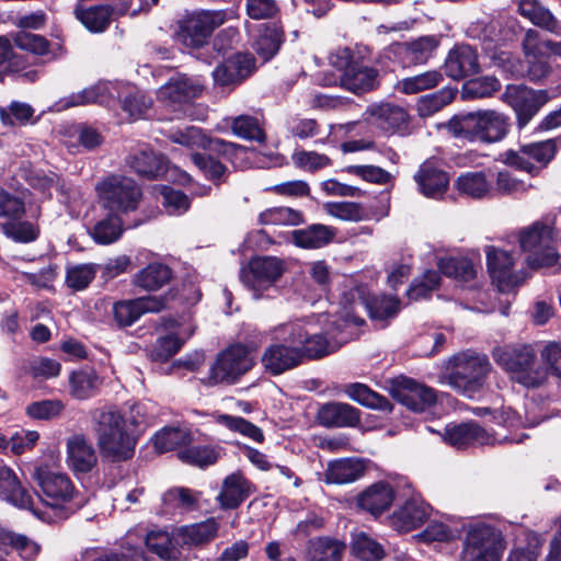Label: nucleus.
<instances>
[{
	"instance_id": "nucleus-1",
	"label": "nucleus",
	"mask_w": 561,
	"mask_h": 561,
	"mask_svg": "<svg viewBox=\"0 0 561 561\" xmlns=\"http://www.w3.org/2000/svg\"><path fill=\"white\" fill-rule=\"evenodd\" d=\"M329 62L342 72L340 85L356 95L380 85L379 70L371 64V50L365 45L339 47L330 55Z\"/></svg>"
},
{
	"instance_id": "nucleus-2",
	"label": "nucleus",
	"mask_w": 561,
	"mask_h": 561,
	"mask_svg": "<svg viewBox=\"0 0 561 561\" xmlns=\"http://www.w3.org/2000/svg\"><path fill=\"white\" fill-rule=\"evenodd\" d=\"M32 477L42 492L45 506V510H37L50 515L51 520L47 522L48 524L64 520L83 506V499L67 474L54 472L46 467H37Z\"/></svg>"
},
{
	"instance_id": "nucleus-3",
	"label": "nucleus",
	"mask_w": 561,
	"mask_h": 561,
	"mask_svg": "<svg viewBox=\"0 0 561 561\" xmlns=\"http://www.w3.org/2000/svg\"><path fill=\"white\" fill-rule=\"evenodd\" d=\"M510 127V117L496 110L458 114L446 123L448 133L454 137L484 145L502 141L507 136Z\"/></svg>"
},
{
	"instance_id": "nucleus-4",
	"label": "nucleus",
	"mask_w": 561,
	"mask_h": 561,
	"mask_svg": "<svg viewBox=\"0 0 561 561\" xmlns=\"http://www.w3.org/2000/svg\"><path fill=\"white\" fill-rule=\"evenodd\" d=\"M495 363L507 373L512 382L526 389H538L548 380V368L542 365L530 345H505L494 348Z\"/></svg>"
},
{
	"instance_id": "nucleus-5",
	"label": "nucleus",
	"mask_w": 561,
	"mask_h": 561,
	"mask_svg": "<svg viewBox=\"0 0 561 561\" xmlns=\"http://www.w3.org/2000/svg\"><path fill=\"white\" fill-rule=\"evenodd\" d=\"M491 369L486 355L466 350L448 359L442 379L459 393L471 398L484 387Z\"/></svg>"
},
{
	"instance_id": "nucleus-6",
	"label": "nucleus",
	"mask_w": 561,
	"mask_h": 561,
	"mask_svg": "<svg viewBox=\"0 0 561 561\" xmlns=\"http://www.w3.org/2000/svg\"><path fill=\"white\" fill-rule=\"evenodd\" d=\"M268 334L273 343L261 357L266 371L277 376L301 364L302 351L297 346V342L302 339V325L299 322L280 323L272 328Z\"/></svg>"
},
{
	"instance_id": "nucleus-7",
	"label": "nucleus",
	"mask_w": 561,
	"mask_h": 561,
	"mask_svg": "<svg viewBox=\"0 0 561 561\" xmlns=\"http://www.w3.org/2000/svg\"><path fill=\"white\" fill-rule=\"evenodd\" d=\"M94 431L102 455L112 461H125L135 453L136 438L124 416L116 410L101 411Z\"/></svg>"
},
{
	"instance_id": "nucleus-8",
	"label": "nucleus",
	"mask_w": 561,
	"mask_h": 561,
	"mask_svg": "<svg viewBox=\"0 0 561 561\" xmlns=\"http://www.w3.org/2000/svg\"><path fill=\"white\" fill-rule=\"evenodd\" d=\"M95 191L100 205L112 213L134 211L141 199L140 186L131 178L122 174H111L100 181Z\"/></svg>"
},
{
	"instance_id": "nucleus-9",
	"label": "nucleus",
	"mask_w": 561,
	"mask_h": 561,
	"mask_svg": "<svg viewBox=\"0 0 561 561\" xmlns=\"http://www.w3.org/2000/svg\"><path fill=\"white\" fill-rule=\"evenodd\" d=\"M518 241L522 250L527 253L529 267L543 268L560 264V254L549 226L535 222L519 231Z\"/></svg>"
},
{
	"instance_id": "nucleus-10",
	"label": "nucleus",
	"mask_w": 561,
	"mask_h": 561,
	"mask_svg": "<svg viewBox=\"0 0 561 561\" xmlns=\"http://www.w3.org/2000/svg\"><path fill=\"white\" fill-rule=\"evenodd\" d=\"M505 549L502 533L488 524L470 526L462 543L460 561H501Z\"/></svg>"
},
{
	"instance_id": "nucleus-11",
	"label": "nucleus",
	"mask_w": 561,
	"mask_h": 561,
	"mask_svg": "<svg viewBox=\"0 0 561 561\" xmlns=\"http://www.w3.org/2000/svg\"><path fill=\"white\" fill-rule=\"evenodd\" d=\"M227 20L224 10H202L188 13L178 21V42L190 48L208 44L214 31Z\"/></svg>"
},
{
	"instance_id": "nucleus-12",
	"label": "nucleus",
	"mask_w": 561,
	"mask_h": 561,
	"mask_svg": "<svg viewBox=\"0 0 561 561\" xmlns=\"http://www.w3.org/2000/svg\"><path fill=\"white\" fill-rule=\"evenodd\" d=\"M285 270L284 261L276 256H255L241 267L240 280L254 299H260L280 279Z\"/></svg>"
},
{
	"instance_id": "nucleus-13",
	"label": "nucleus",
	"mask_w": 561,
	"mask_h": 561,
	"mask_svg": "<svg viewBox=\"0 0 561 561\" xmlns=\"http://www.w3.org/2000/svg\"><path fill=\"white\" fill-rule=\"evenodd\" d=\"M254 365L249 350L242 344H234L222 351L210 366L206 383H234L240 376L249 371Z\"/></svg>"
},
{
	"instance_id": "nucleus-14",
	"label": "nucleus",
	"mask_w": 561,
	"mask_h": 561,
	"mask_svg": "<svg viewBox=\"0 0 561 561\" xmlns=\"http://www.w3.org/2000/svg\"><path fill=\"white\" fill-rule=\"evenodd\" d=\"M549 100L546 90L523 84H508L502 94V101L515 112L518 128H524Z\"/></svg>"
},
{
	"instance_id": "nucleus-15",
	"label": "nucleus",
	"mask_w": 561,
	"mask_h": 561,
	"mask_svg": "<svg viewBox=\"0 0 561 561\" xmlns=\"http://www.w3.org/2000/svg\"><path fill=\"white\" fill-rule=\"evenodd\" d=\"M484 251L490 276L500 291L508 293L523 284L526 274L514 270V257L508 251L493 245H486Z\"/></svg>"
},
{
	"instance_id": "nucleus-16",
	"label": "nucleus",
	"mask_w": 561,
	"mask_h": 561,
	"mask_svg": "<svg viewBox=\"0 0 561 561\" xmlns=\"http://www.w3.org/2000/svg\"><path fill=\"white\" fill-rule=\"evenodd\" d=\"M202 92L203 84L197 79L178 73L157 90V99L163 105L175 110L191 103Z\"/></svg>"
},
{
	"instance_id": "nucleus-17",
	"label": "nucleus",
	"mask_w": 561,
	"mask_h": 561,
	"mask_svg": "<svg viewBox=\"0 0 561 561\" xmlns=\"http://www.w3.org/2000/svg\"><path fill=\"white\" fill-rule=\"evenodd\" d=\"M0 497L10 504L31 511L38 519L50 522L48 513H42L34 506L31 494L23 488L14 470L0 465Z\"/></svg>"
},
{
	"instance_id": "nucleus-18",
	"label": "nucleus",
	"mask_w": 561,
	"mask_h": 561,
	"mask_svg": "<svg viewBox=\"0 0 561 561\" xmlns=\"http://www.w3.org/2000/svg\"><path fill=\"white\" fill-rule=\"evenodd\" d=\"M348 296L354 310L358 307L364 308L375 321L385 322L392 319L400 310V300L397 297L386 295L370 297L362 286L351 289L345 298Z\"/></svg>"
},
{
	"instance_id": "nucleus-19",
	"label": "nucleus",
	"mask_w": 561,
	"mask_h": 561,
	"mask_svg": "<svg viewBox=\"0 0 561 561\" xmlns=\"http://www.w3.org/2000/svg\"><path fill=\"white\" fill-rule=\"evenodd\" d=\"M554 153L556 142L549 139L524 145L518 151H506L504 153V162L507 165L531 173L536 169L534 161L546 164L553 158Z\"/></svg>"
},
{
	"instance_id": "nucleus-20",
	"label": "nucleus",
	"mask_w": 561,
	"mask_h": 561,
	"mask_svg": "<svg viewBox=\"0 0 561 561\" xmlns=\"http://www.w3.org/2000/svg\"><path fill=\"white\" fill-rule=\"evenodd\" d=\"M165 300L161 297L147 296L129 300H121L113 305V317L117 325L130 327L141 316L163 310Z\"/></svg>"
},
{
	"instance_id": "nucleus-21",
	"label": "nucleus",
	"mask_w": 561,
	"mask_h": 561,
	"mask_svg": "<svg viewBox=\"0 0 561 561\" xmlns=\"http://www.w3.org/2000/svg\"><path fill=\"white\" fill-rule=\"evenodd\" d=\"M392 393L398 402L414 412H424L436 402V393L432 388L410 378H403Z\"/></svg>"
},
{
	"instance_id": "nucleus-22",
	"label": "nucleus",
	"mask_w": 561,
	"mask_h": 561,
	"mask_svg": "<svg viewBox=\"0 0 561 561\" xmlns=\"http://www.w3.org/2000/svg\"><path fill=\"white\" fill-rule=\"evenodd\" d=\"M447 77L461 80L480 71L478 51L469 45H457L449 53L444 64Z\"/></svg>"
},
{
	"instance_id": "nucleus-23",
	"label": "nucleus",
	"mask_w": 561,
	"mask_h": 561,
	"mask_svg": "<svg viewBox=\"0 0 561 561\" xmlns=\"http://www.w3.org/2000/svg\"><path fill=\"white\" fill-rule=\"evenodd\" d=\"M443 439L458 449L470 445H489L493 443L492 436L474 422L448 425L443 434Z\"/></svg>"
},
{
	"instance_id": "nucleus-24",
	"label": "nucleus",
	"mask_w": 561,
	"mask_h": 561,
	"mask_svg": "<svg viewBox=\"0 0 561 561\" xmlns=\"http://www.w3.org/2000/svg\"><path fill=\"white\" fill-rule=\"evenodd\" d=\"M253 68L254 59L251 55L237 54L217 66L213 77L219 85L239 84L251 75Z\"/></svg>"
},
{
	"instance_id": "nucleus-25",
	"label": "nucleus",
	"mask_w": 561,
	"mask_h": 561,
	"mask_svg": "<svg viewBox=\"0 0 561 561\" xmlns=\"http://www.w3.org/2000/svg\"><path fill=\"white\" fill-rule=\"evenodd\" d=\"M67 463L76 473H88L96 466L95 449L83 435L68 438Z\"/></svg>"
},
{
	"instance_id": "nucleus-26",
	"label": "nucleus",
	"mask_w": 561,
	"mask_h": 561,
	"mask_svg": "<svg viewBox=\"0 0 561 561\" xmlns=\"http://www.w3.org/2000/svg\"><path fill=\"white\" fill-rule=\"evenodd\" d=\"M317 419L324 427H355L360 422V412L348 403L329 402L319 409Z\"/></svg>"
},
{
	"instance_id": "nucleus-27",
	"label": "nucleus",
	"mask_w": 561,
	"mask_h": 561,
	"mask_svg": "<svg viewBox=\"0 0 561 561\" xmlns=\"http://www.w3.org/2000/svg\"><path fill=\"white\" fill-rule=\"evenodd\" d=\"M394 500V490L391 484L379 481L366 488L357 496V505L359 508L379 516L388 511Z\"/></svg>"
},
{
	"instance_id": "nucleus-28",
	"label": "nucleus",
	"mask_w": 561,
	"mask_h": 561,
	"mask_svg": "<svg viewBox=\"0 0 561 561\" xmlns=\"http://www.w3.org/2000/svg\"><path fill=\"white\" fill-rule=\"evenodd\" d=\"M250 493L251 483L241 472H233L224 479L216 500L222 510H234L245 501Z\"/></svg>"
},
{
	"instance_id": "nucleus-29",
	"label": "nucleus",
	"mask_w": 561,
	"mask_h": 561,
	"mask_svg": "<svg viewBox=\"0 0 561 561\" xmlns=\"http://www.w3.org/2000/svg\"><path fill=\"white\" fill-rule=\"evenodd\" d=\"M414 180L424 196L436 199L445 194L449 183L448 174L436 168L431 161H426L420 167Z\"/></svg>"
},
{
	"instance_id": "nucleus-30",
	"label": "nucleus",
	"mask_w": 561,
	"mask_h": 561,
	"mask_svg": "<svg viewBox=\"0 0 561 561\" xmlns=\"http://www.w3.org/2000/svg\"><path fill=\"white\" fill-rule=\"evenodd\" d=\"M520 15L528 19L534 25L554 35H561V24L549 9L538 0H515Z\"/></svg>"
},
{
	"instance_id": "nucleus-31",
	"label": "nucleus",
	"mask_w": 561,
	"mask_h": 561,
	"mask_svg": "<svg viewBox=\"0 0 561 561\" xmlns=\"http://www.w3.org/2000/svg\"><path fill=\"white\" fill-rule=\"evenodd\" d=\"M367 112L374 124L388 133H393L405 127L409 118L403 107L391 103L374 104L368 107Z\"/></svg>"
},
{
	"instance_id": "nucleus-32",
	"label": "nucleus",
	"mask_w": 561,
	"mask_h": 561,
	"mask_svg": "<svg viewBox=\"0 0 561 561\" xmlns=\"http://www.w3.org/2000/svg\"><path fill=\"white\" fill-rule=\"evenodd\" d=\"M172 270L161 262H152L139 270L131 279V284L145 291H157L169 284Z\"/></svg>"
},
{
	"instance_id": "nucleus-33",
	"label": "nucleus",
	"mask_w": 561,
	"mask_h": 561,
	"mask_svg": "<svg viewBox=\"0 0 561 561\" xmlns=\"http://www.w3.org/2000/svg\"><path fill=\"white\" fill-rule=\"evenodd\" d=\"M428 517V505L416 499L408 500L392 515V525L399 531L408 533L421 527Z\"/></svg>"
},
{
	"instance_id": "nucleus-34",
	"label": "nucleus",
	"mask_w": 561,
	"mask_h": 561,
	"mask_svg": "<svg viewBox=\"0 0 561 561\" xmlns=\"http://www.w3.org/2000/svg\"><path fill=\"white\" fill-rule=\"evenodd\" d=\"M219 522L214 518H207L201 523L182 526L178 529V537L182 546L199 547L204 546L217 537Z\"/></svg>"
},
{
	"instance_id": "nucleus-35",
	"label": "nucleus",
	"mask_w": 561,
	"mask_h": 561,
	"mask_svg": "<svg viewBox=\"0 0 561 561\" xmlns=\"http://www.w3.org/2000/svg\"><path fill=\"white\" fill-rule=\"evenodd\" d=\"M127 164L138 175L156 179L167 170L164 157L152 149H140L127 158Z\"/></svg>"
},
{
	"instance_id": "nucleus-36",
	"label": "nucleus",
	"mask_w": 561,
	"mask_h": 561,
	"mask_svg": "<svg viewBox=\"0 0 561 561\" xmlns=\"http://www.w3.org/2000/svg\"><path fill=\"white\" fill-rule=\"evenodd\" d=\"M366 467L364 461L356 458H343L329 462L324 473L327 483L346 484L362 478Z\"/></svg>"
},
{
	"instance_id": "nucleus-37",
	"label": "nucleus",
	"mask_w": 561,
	"mask_h": 561,
	"mask_svg": "<svg viewBox=\"0 0 561 561\" xmlns=\"http://www.w3.org/2000/svg\"><path fill=\"white\" fill-rule=\"evenodd\" d=\"M11 549L20 561H35L42 547L34 539L0 527V550Z\"/></svg>"
},
{
	"instance_id": "nucleus-38",
	"label": "nucleus",
	"mask_w": 561,
	"mask_h": 561,
	"mask_svg": "<svg viewBox=\"0 0 561 561\" xmlns=\"http://www.w3.org/2000/svg\"><path fill=\"white\" fill-rule=\"evenodd\" d=\"M76 18L91 32L100 33L105 31L113 15H121L116 11V4H98L83 8L78 3L75 8Z\"/></svg>"
},
{
	"instance_id": "nucleus-39",
	"label": "nucleus",
	"mask_w": 561,
	"mask_h": 561,
	"mask_svg": "<svg viewBox=\"0 0 561 561\" xmlns=\"http://www.w3.org/2000/svg\"><path fill=\"white\" fill-rule=\"evenodd\" d=\"M336 229L322 224H313L291 232L294 243L302 249H320L333 241Z\"/></svg>"
},
{
	"instance_id": "nucleus-40",
	"label": "nucleus",
	"mask_w": 561,
	"mask_h": 561,
	"mask_svg": "<svg viewBox=\"0 0 561 561\" xmlns=\"http://www.w3.org/2000/svg\"><path fill=\"white\" fill-rule=\"evenodd\" d=\"M101 383V378L91 367L75 370L69 376L70 394L78 400H85L95 396Z\"/></svg>"
},
{
	"instance_id": "nucleus-41",
	"label": "nucleus",
	"mask_w": 561,
	"mask_h": 561,
	"mask_svg": "<svg viewBox=\"0 0 561 561\" xmlns=\"http://www.w3.org/2000/svg\"><path fill=\"white\" fill-rule=\"evenodd\" d=\"M113 91V84L100 83L98 85L83 89L80 92L70 94L69 96L60 100L58 105L60 108H68L90 103L108 104L110 98H115Z\"/></svg>"
},
{
	"instance_id": "nucleus-42",
	"label": "nucleus",
	"mask_w": 561,
	"mask_h": 561,
	"mask_svg": "<svg viewBox=\"0 0 561 561\" xmlns=\"http://www.w3.org/2000/svg\"><path fill=\"white\" fill-rule=\"evenodd\" d=\"M351 552L354 561H380L385 556L382 546L364 531L353 534Z\"/></svg>"
},
{
	"instance_id": "nucleus-43",
	"label": "nucleus",
	"mask_w": 561,
	"mask_h": 561,
	"mask_svg": "<svg viewBox=\"0 0 561 561\" xmlns=\"http://www.w3.org/2000/svg\"><path fill=\"white\" fill-rule=\"evenodd\" d=\"M304 220L302 211L286 206L266 208L257 217V222L262 226H298Z\"/></svg>"
},
{
	"instance_id": "nucleus-44",
	"label": "nucleus",
	"mask_w": 561,
	"mask_h": 561,
	"mask_svg": "<svg viewBox=\"0 0 561 561\" xmlns=\"http://www.w3.org/2000/svg\"><path fill=\"white\" fill-rule=\"evenodd\" d=\"M198 495L199 493L186 488L170 489L162 496L164 510L168 513H184L196 510Z\"/></svg>"
},
{
	"instance_id": "nucleus-45",
	"label": "nucleus",
	"mask_w": 561,
	"mask_h": 561,
	"mask_svg": "<svg viewBox=\"0 0 561 561\" xmlns=\"http://www.w3.org/2000/svg\"><path fill=\"white\" fill-rule=\"evenodd\" d=\"M345 393L352 400L364 407L385 412H390L392 410V405L386 397L373 391L368 386L364 383L354 382L347 385L345 387Z\"/></svg>"
},
{
	"instance_id": "nucleus-46",
	"label": "nucleus",
	"mask_w": 561,
	"mask_h": 561,
	"mask_svg": "<svg viewBox=\"0 0 561 561\" xmlns=\"http://www.w3.org/2000/svg\"><path fill=\"white\" fill-rule=\"evenodd\" d=\"M456 186L461 194L472 198H484L492 194V183L486 179L483 172H467L461 174L456 182Z\"/></svg>"
},
{
	"instance_id": "nucleus-47",
	"label": "nucleus",
	"mask_w": 561,
	"mask_h": 561,
	"mask_svg": "<svg viewBox=\"0 0 561 561\" xmlns=\"http://www.w3.org/2000/svg\"><path fill=\"white\" fill-rule=\"evenodd\" d=\"M123 231L122 218L118 214L111 211L94 225L90 234L95 243L106 245L116 242L122 237Z\"/></svg>"
},
{
	"instance_id": "nucleus-48",
	"label": "nucleus",
	"mask_w": 561,
	"mask_h": 561,
	"mask_svg": "<svg viewBox=\"0 0 561 561\" xmlns=\"http://www.w3.org/2000/svg\"><path fill=\"white\" fill-rule=\"evenodd\" d=\"M26 181L31 187L48 197L51 196L53 188H56L65 199L69 196L66 184L60 182V178L55 172L33 170L28 172Z\"/></svg>"
},
{
	"instance_id": "nucleus-49",
	"label": "nucleus",
	"mask_w": 561,
	"mask_h": 561,
	"mask_svg": "<svg viewBox=\"0 0 561 561\" xmlns=\"http://www.w3.org/2000/svg\"><path fill=\"white\" fill-rule=\"evenodd\" d=\"M443 81L438 70H428L423 73L403 78L397 83V90L403 94H415L436 88Z\"/></svg>"
},
{
	"instance_id": "nucleus-50",
	"label": "nucleus",
	"mask_w": 561,
	"mask_h": 561,
	"mask_svg": "<svg viewBox=\"0 0 561 561\" xmlns=\"http://www.w3.org/2000/svg\"><path fill=\"white\" fill-rule=\"evenodd\" d=\"M147 548L163 560H179V551L175 548L171 535L167 530H151L146 536Z\"/></svg>"
},
{
	"instance_id": "nucleus-51",
	"label": "nucleus",
	"mask_w": 561,
	"mask_h": 561,
	"mask_svg": "<svg viewBox=\"0 0 561 561\" xmlns=\"http://www.w3.org/2000/svg\"><path fill=\"white\" fill-rule=\"evenodd\" d=\"M221 451L222 449L219 446H192L179 451V458L203 468L216 463L221 457Z\"/></svg>"
},
{
	"instance_id": "nucleus-52",
	"label": "nucleus",
	"mask_w": 561,
	"mask_h": 561,
	"mask_svg": "<svg viewBox=\"0 0 561 561\" xmlns=\"http://www.w3.org/2000/svg\"><path fill=\"white\" fill-rule=\"evenodd\" d=\"M230 126L233 134L242 139L260 144L265 141V133L259 121L253 116L239 115L232 118Z\"/></svg>"
},
{
	"instance_id": "nucleus-53",
	"label": "nucleus",
	"mask_w": 561,
	"mask_h": 561,
	"mask_svg": "<svg viewBox=\"0 0 561 561\" xmlns=\"http://www.w3.org/2000/svg\"><path fill=\"white\" fill-rule=\"evenodd\" d=\"M345 545L339 540L320 537L310 541V561L318 558L325 561L342 560Z\"/></svg>"
},
{
	"instance_id": "nucleus-54",
	"label": "nucleus",
	"mask_w": 561,
	"mask_h": 561,
	"mask_svg": "<svg viewBox=\"0 0 561 561\" xmlns=\"http://www.w3.org/2000/svg\"><path fill=\"white\" fill-rule=\"evenodd\" d=\"M13 44L25 51L36 56H45L49 54V42L39 34H34L27 31H19L10 34Z\"/></svg>"
},
{
	"instance_id": "nucleus-55",
	"label": "nucleus",
	"mask_w": 561,
	"mask_h": 561,
	"mask_svg": "<svg viewBox=\"0 0 561 561\" xmlns=\"http://www.w3.org/2000/svg\"><path fill=\"white\" fill-rule=\"evenodd\" d=\"M191 440L186 430L179 427H164L154 436L153 445L159 453L173 450Z\"/></svg>"
},
{
	"instance_id": "nucleus-56",
	"label": "nucleus",
	"mask_w": 561,
	"mask_h": 561,
	"mask_svg": "<svg viewBox=\"0 0 561 561\" xmlns=\"http://www.w3.org/2000/svg\"><path fill=\"white\" fill-rule=\"evenodd\" d=\"M25 215V202L16 193L0 187V218L4 221L23 218Z\"/></svg>"
},
{
	"instance_id": "nucleus-57",
	"label": "nucleus",
	"mask_w": 561,
	"mask_h": 561,
	"mask_svg": "<svg viewBox=\"0 0 561 561\" xmlns=\"http://www.w3.org/2000/svg\"><path fill=\"white\" fill-rule=\"evenodd\" d=\"M12 38L0 36V80L10 72H18L25 67L24 58L15 54Z\"/></svg>"
},
{
	"instance_id": "nucleus-58",
	"label": "nucleus",
	"mask_w": 561,
	"mask_h": 561,
	"mask_svg": "<svg viewBox=\"0 0 561 561\" xmlns=\"http://www.w3.org/2000/svg\"><path fill=\"white\" fill-rule=\"evenodd\" d=\"M501 89V82L495 77H480L467 81L462 87V93L468 99H484L492 96Z\"/></svg>"
},
{
	"instance_id": "nucleus-59",
	"label": "nucleus",
	"mask_w": 561,
	"mask_h": 561,
	"mask_svg": "<svg viewBox=\"0 0 561 561\" xmlns=\"http://www.w3.org/2000/svg\"><path fill=\"white\" fill-rule=\"evenodd\" d=\"M217 422L233 432L240 433L243 436L251 438L256 443H262L264 440V434L262 430L240 416L220 414L217 416Z\"/></svg>"
},
{
	"instance_id": "nucleus-60",
	"label": "nucleus",
	"mask_w": 561,
	"mask_h": 561,
	"mask_svg": "<svg viewBox=\"0 0 561 561\" xmlns=\"http://www.w3.org/2000/svg\"><path fill=\"white\" fill-rule=\"evenodd\" d=\"M1 229L8 238L16 242H31L38 236L37 228L33 224L23 220V218L3 221Z\"/></svg>"
},
{
	"instance_id": "nucleus-61",
	"label": "nucleus",
	"mask_w": 561,
	"mask_h": 561,
	"mask_svg": "<svg viewBox=\"0 0 561 561\" xmlns=\"http://www.w3.org/2000/svg\"><path fill=\"white\" fill-rule=\"evenodd\" d=\"M438 273L462 280L471 279L474 276L473 264L463 257L440 259L438 262Z\"/></svg>"
},
{
	"instance_id": "nucleus-62",
	"label": "nucleus",
	"mask_w": 561,
	"mask_h": 561,
	"mask_svg": "<svg viewBox=\"0 0 561 561\" xmlns=\"http://www.w3.org/2000/svg\"><path fill=\"white\" fill-rule=\"evenodd\" d=\"M437 45L434 36L420 37L404 46L405 57L412 64H424Z\"/></svg>"
},
{
	"instance_id": "nucleus-63",
	"label": "nucleus",
	"mask_w": 561,
	"mask_h": 561,
	"mask_svg": "<svg viewBox=\"0 0 561 561\" xmlns=\"http://www.w3.org/2000/svg\"><path fill=\"white\" fill-rule=\"evenodd\" d=\"M280 44V33L276 28L272 27L265 28L259 34L254 41L253 48L256 54L266 61L278 51Z\"/></svg>"
},
{
	"instance_id": "nucleus-64",
	"label": "nucleus",
	"mask_w": 561,
	"mask_h": 561,
	"mask_svg": "<svg viewBox=\"0 0 561 561\" xmlns=\"http://www.w3.org/2000/svg\"><path fill=\"white\" fill-rule=\"evenodd\" d=\"M157 196L170 214H182L190 207L188 197L183 192L170 186H160L157 190Z\"/></svg>"
}]
</instances>
